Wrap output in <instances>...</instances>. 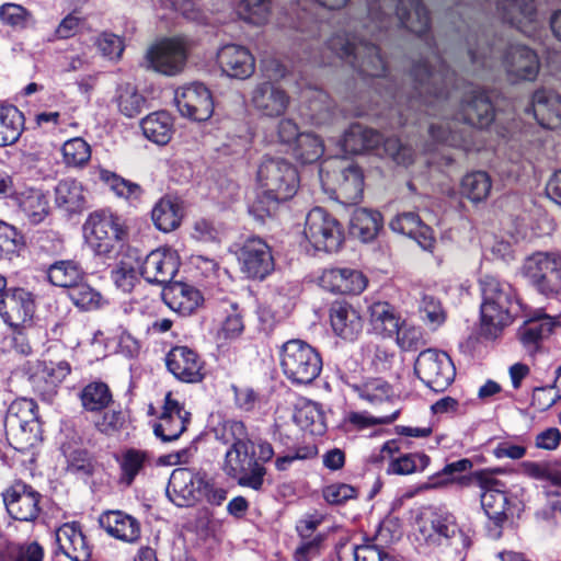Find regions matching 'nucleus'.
Returning a JSON list of instances; mask_svg holds the SVG:
<instances>
[{"mask_svg":"<svg viewBox=\"0 0 561 561\" xmlns=\"http://www.w3.org/2000/svg\"><path fill=\"white\" fill-rule=\"evenodd\" d=\"M350 0H298L300 12L297 27L301 32H316L319 30L316 10L323 8L339 10ZM368 23L367 31L375 34L377 31L390 27H405L410 32L422 36L430 26V16L426 8L420 0H367Z\"/></svg>","mask_w":561,"mask_h":561,"instance_id":"obj_1","label":"nucleus"},{"mask_svg":"<svg viewBox=\"0 0 561 561\" xmlns=\"http://www.w3.org/2000/svg\"><path fill=\"white\" fill-rule=\"evenodd\" d=\"M413 92L403 100L400 91L388 92L397 101L398 125L402 126L412 121L411 112L420 111L432 115V107L450 98L446 91L448 83H456L455 73L451 72L438 55H434L431 61L417 62L411 73Z\"/></svg>","mask_w":561,"mask_h":561,"instance_id":"obj_2","label":"nucleus"},{"mask_svg":"<svg viewBox=\"0 0 561 561\" xmlns=\"http://www.w3.org/2000/svg\"><path fill=\"white\" fill-rule=\"evenodd\" d=\"M460 118L462 126L457 127L455 121H444L430 125L431 137L450 147L460 148L465 151L479 150L476 144L479 128L488 127L494 119V108L490 98L479 88L469 85L461 98Z\"/></svg>","mask_w":561,"mask_h":561,"instance_id":"obj_3","label":"nucleus"},{"mask_svg":"<svg viewBox=\"0 0 561 561\" xmlns=\"http://www.w3.org/2000/svg\"><path fill=\"white\" fill-rule=\"evenodd\" d=\"M217 438L228 447L221 466L222 471L239 485L260 491L266 469L255 458L254 444L245 425L240 421H226L217 431Z\"/></svg>","mask_w":561,"mask_h":561,"instance_id":"obj_4","label":"nucleus"},{"mask_svg":"<svg viewBox=\"0 0 561 561\" xmlns=\"http://www.w3.org/2000/svg\"><path fill=\"white\" fill-rule=\"evenodd\" d=\"M256 181L260 193L254 211L270 216L282 202L291 198L298 188L299 180L295 167L282 158H264L259 165Z\"/></svg>","mask_w":561,"mask_h":561,"instance_id":"obj_5","label":"nucleus"},{"mask_svg":"<svg viewBox=\"0 0 561 561\" xmlns=\"http://www.w3.org/2000/svg\"><path fill=\"white\" fill-rule=\"evenodd\" d=\"M479 284L482 295L481 330L486 337L495 339L511 324L518 302L513 287L493 275L481 276Z\"/></svg>","mask_w":561,"mask_h":561,"instance_id":"obj_6","label":"nucleus"},{"mask_svg":"<svg viewBox=\"0 0 561 561\" xmlns=\"http://www.w3.org/2000/svg\"><path fill=\"white\" fill-rule=\"evenodd\" d=\"M167 495L176 506L185 507L201 500L220 505L226 500L227 492L216 486L205 471L183 467L172 471Z\"/></svg>","mask_w":561,"mask_h":561,"instance_id":"obj_7","label":"nucleus"},{"mask_svg":"<svg viewBox=\"0 0 561 561\" xmlns=\"http://www.w3.org/2000/svg\"><path fill=\"white\" fill-rule=\"evenodd\" d=\"M381 142L385 152L398 164L410 165L413 162L415 153L411 147L401 144L398 138L383 140L377 130L360 124L350 126L343 135L341 146L345 153L358 154L377 148Z\"/></svg>","mask_w":561,"mask_h":561,"instance_id":"obj_8","label":"nucleus"},{"mask_svg":"<svg viewBox=\"0 0 561 561\" xmlns=\"http://www.w3.org/2000/svg\"><path fill=\"white\" fill-rule=\"evenodd\" d=\"M327 49L365 76L379 78L386 73V62L374 43H357L355 37L337 34L328 41Z\"/></svg>","mask_w":561,"mask_h":561,"instance_id":"obj_9","label":"nucleus"},{"mask_svg":"<svg viewBox=\"0 0 561 561\" xmlns=\"http://www.w3.org/2000/svg\"><path fill=\"white\" fill-rule=\"evenodd\" d=\"M319 352L302 340H289L280 348V367L294 385H310L322 370Z\"/></svg>","mask_w":561,"mask_h":561,"instance_id":"obj_10","label":"nucleus"},{"mask_svg":"<svg viewBox=\"0 0 561 561\" xmlns=\"http://www.w3.org/2000/svg\"><path fill=\"white\" fill-rule=\"evenodd\" d=\"M470 480L472 484L481 490V505L489 518L486 524L488 535L492 539H497L501 537L503 524L507 519L508 500L501 489L503 484L491 473L483 470L474 471Z\"/></svg>","mask_w":561,"mask_h":561,"instance_id":"obj_11","label":"nucleus"},{"mask_svg":"<svg viewBox=\"0 0 561 561\" xmlns=\"http://www.w3.org/2000/svg\"><path fill=\"white\" fill-rule=\"evenodd\" d=\"M419 531L425 541L438 545L445 541L458 553L468 550L471 546L469 534L459 527L454 514L445 510H436L421 517Z\"/></svg>","mask_w":561,"mask_h":561,"instance_id":"obj_12","label":"nucleus"},{"mask_svg":"<svg viewBox=\"0 0 561 561\" xmlns=\"http://www.w3.org/2000/svg\"><path fill=\"white\" fill-rule=\"evenodd\" d=\"M522 274L542 295L561 296V255L537 252L525 259Z\"/></svg>","mask_w":561,"mask_h":561,"instance_id":"obj_13","label":"nucleus"},{"mask_svg":"<svg viewBox=\"0 0 561 561\" xmlns=\"http://www.w3.org/2000/svg\"><path fill=\"white\" fill-rule=\"evenodd\" d=\"M83 236L88 247L99 255L110 254L116 243L126 236V229L119 219L108 211H94L83 224Z\"/></svg>","mask_w":561,"mask_h":561,"instance_id":"obj_14","label":"nucleus"},{"mask_svg":"<svg viewBox=\"0 0 561 561\" xmlns=\"http://www.w3.org/2000/svg\"><path fill=\"white\" fill-rule=\"evenodd\" d=\"M191 45L185 36L163 38L147 50V67L165 76H175L184 69Z\"/></svg>","mask_w":561,"mask_h":561,"instance_id":"obj_15","label":"nucleus"},{"mask_svg":"<svg viewBox=\"0 0 561 561\" xmlns=\"http://www.w3.org/2000/svg\"><path fill=\"white\" fill-rule=\"evenodd\" d=\"M304 233L316 250L325 252L337 251L344 239L341 224L321 207L308 213Z\"/></svg>","mask_w":561,"mask_h":561,"instance_id":"obj_16","label":"nucleus"},{"mask_svg":"<svg viewBox=\"0 0 561 561\" xmlns=\"http://www.w3.org/2000/svg\"><path fill=\"white\" fill-rule=\"evenodd\" d=\"M417 377L435 392L447 389L455 379L456 369L449 355L443 351H422L414 365Z\"/></svg>","mask_w":561,"mask_h":561,"instance_id":"obj_17","label":"nucleus"},{"mask_svg":"<svg viewBox=\"0 0 561 561\" xmlns=\"http://www.w3.org/2000/svg\"><path fill=\"white\" fill-rule=\"evenodd\" d=\"M179 113L195 122H205L214 113V100L209 89L201 82L179 87L174 92Z\"/></svg>","mask_w":561,"mask_h":561,"instance_id":"obj_18","label":"nucleus"},{"mask_svg":"<svg viewBox=\"0 0 561 561\" xmlns=\"http://www.w3.org/2000/svg\"><path fill=\"white\" fill-rule=\"evenodd\" d=\"M343 163L344 161L339 159L325 161L319 170L320 181L323 187L329 186L331 180L329 168L332 164H339V172H333L337 181V186L334 190L344 203L354 204L359 202L363 196L364 176L360 169L354 163L350 162L346 165Z\"/></svg>","mask_w":561,"mask_h":561,"instance_id":"obj_19","label":"nucleus"},{"mask_svg":"<svg viewBox=\"0 0 561 561\" xmlns=\"http://www.w3.org/2000/svg\"><path fill=\"white\" fill-rule=\"evenodd\" d=\"M241 272L252 279H264L274 270L270 245L259 237L248 238L237 251Z\"/></svg>","mask_w":561,"mask_h":561,"instance_id":"obj_20","label":"nucleus"},{"mask_svg":"<svg viewBox=\"0 0 561 561\" xmlns=\"http://www.w3.org/2000/svg\"><path fill=\"white\" fill-rule=\"evenodd\" d=\"M9 515L20 522H33L41 512L42 495L32 485L15 481L2 493Z\"/></svg>","mask_w":561,"mask_h":561,"instance_id":"obj_21","label":"nucleus"},{"mask_svg":"<svg viewBox=\"0 0 561 561\" xmlns=\"http://www.w3.org/2000/svg\"><path fill=\"white\" fill-rule=\"evenodd\" d=\"M34 311L33 296L24 288H8L0 296V317L12 329L25 328Z\"/></svg>","mask_w":561,"mask_h":561,"instance_id":"obj_22","label":"nucleus"},{"mask_svg":"<svg viewBox=\"0 0 561 561\" xmlns=\"http://www.w3.org/2000/svg\"><path fill=\"white\" fill-rule=\"evenodd\" d=\"M179 267L178 252L170 248H160L151 251L139 263V273L150 284L167 285L174 278Z\"/></svg>","mask_w":561,"mask_h":561,"instance_id":"obj_23","label":"nucleus"},{"mask_svg":"<svg viewBox=\"0 0 561 561\" xmlns=\"http://www.w3.org/2000/svg\"><path fill=\"white\" fill-rule=\"evenodd\" d=\"M191 422V412L168 392L164 397L162 412L158 423L154 425V434L163 442L178 439Z\"/></svg>","mask_w":561,"mask_h":561,"instance_id":"obj_24","label":"nucleus"},{"mask_svg":"<svg viewBox=\"0 0 561 561\" xmlns=\"http://www.w3.org/2000/svg\"><path fill=\"white\" fill-rule=\"evenodd\" d=\"M221 72L232 79L245 80L255 71V58L250 49L239 44L222 45L217 51Z\"/></svg>","mask_w":561,"mask_h":561,"instance_id":"obj_25","label":"nucleus"},{"mask_svg":"<svg viewBox=\"0 0 561 561\" xmlns=\"http://www.w3.org/2000/svg\"><path fill=\"white\" fill-rule=\"evenodd\" d=\"M503 65L507 77L513 82L535 80L540 68L537 54L520 44L510 45L504 55Z\"/></svg>","mask_w":561,"mask_h":561,"instance_id":"obj_26","label":"nucleus"},{"mask_svg":"<svg viewBox=\"0 0 561 561\" xmlns=\"http://www.w3.org/2000/svg\"><path fill=\"white\" fill-rule=\"evenodd\" d=\"M348 387L362 401L382 413L399 409L392 387L381 378H369L360 382L348 383Z\"/></svg>","mask_w":561,"mask_h":561,"instance_id":"obj_27","label":"nucleus"},{"mask_svg":"<svg viewBox=\"0 0 561 561\" xmlns=\"http://www.w3.org/2000/svg\"><path fill=\"white\" fill-rule=\"evenodd\" d=\"M496 10L503 21L533 36L539 25L534 0H496Z\"/></svg>","mask_w":561,"mask_h":561,"instance_id":"obj_28","label":"nucleus"},{"mask_svg":"<svg viewBox=\"0 0 561 561\" xmlns=\"http://www.w3.org/2000/svg\"><path fill=\"white\" fill-rule=\"evenodd\" d=\"M168 370L182 382H199L204 378L203 362L186 346L173 347L165 357Z\"/></svg>","mask_w":561,"mask_h":561,"instance_id":"obj_29","label":"nucleus"},{"mask_svg":"<svg viewBox=\"0 0 561 561\" xmlns=\"http://www.w3.org/2000/svg\"><path fill=\"white\" fill-rule=\"evenodd\" d=\"M559 322L541 311L528 318L518 329V339L529 354L536 353L541 343L550 337Z\"/></svg>","mask_w":561,"mask_h":561,"instance_id":"obj_30","label":"nucleus"},{"mask_svg":"<svg viewBox=\"0 0 561 561\" xmlns=\"http://www.w3.org/2000/svg\"><path fill=\"white\" fill-rule=\"evenodd\" d=\"M320 285L333 294L358 295L366 288L367 278L356 270L329 268L320 276Z\"/></svg>","mask_w":561,"mask_h":561,"instance_id":"obj_31","label":"nucleus"},{"mask_svg":"<svg viewBox=\"0 0 561 561\" xmlns=\"http://www.w3.org/2000/svg\"><path fill=\"white\" fill-rule=\"evenodd\" d=\"M251 103L261 114L268 117L280 116L289 105V96L272 82L257 84L251 93Z\"/></svg>","mask_w":561,"mask_h":561,"instance_id":"obj_32","label":"nucleus"},{"mask_svg":"<svg viewBox=\"0 0 561 561\" xmlns=\"http://www.w3.org/2000/svg\"><path fill=\"white\" fill-rule=\"evenodd\" d=\"M330 324L333 332L346 341L356 340L363 330V320L359 312L345 301L332 304Z\"/></svg>","mask_w":561,"mask_h":561,"instance_id":"obj_33","label":"nucleus"},{"mask_svg":"<svg viewBox=\"0 0 561 561\" xmlns=\"http://www.w3.org/2000/svg\"><path fill=\"white\" fill-rule=\"evenodd\" d=\"M526 111L531 113L538 124L545 128L561 127V98L552 91H536L533 95L531 106Z\"/></svg>","mask_w":561,"mask_h":561,"instance_id":"obj_34","label":"nucleus"},{"mask_svg":"<svg viewBox=\"0 0 561 561\" xmlns=\"http://www.w3.org/2000/svg\"><path fill=\"white\" fill-rule=\"evenodd\" d=\"M58 550L71 561H89L91 548L76 523H66L56 530Z\"/></svg>","mask_w":561,"mask_h":561,"instance_id":"obj_35","label":"nucleus"},{"mask_svg":"<svg viewBox=\"0 0 561 561\" xmlns=\"http://www.w3.org/2000/svg\"><path fill=\"white\" fill-rule=\"evenodd\" d=\"M100 524L110 536L124 542L134 543L140 537L139 522L122 511H110L102 514Z\"/></svg>","mask_w":561,"mask_h":561,"instance_id":"obj_36","label":"nucleus"},{"mask_svg":"<svg viewBox=\"0 0 561 561\" xmlns=\"http://www.w3.org/2000/svg\"><path fill=\"white\" fill-rule=\"evenodd\" d=\"M163 299L170 309L182 316L193 313L203 301L199 290L185 283L172 284L164 291Z\"/></svg>","mask_w":561,"mask_h":561,"instance_id":"obj_37","label":"nucleus"},{"mask_svg":"<svg viewBox=\"0 0 561 561\" xmlns=\"http://www.w3.org/2000/svg\"><path fill=\"white\" fill-rule=\"evenodd\" d=\"M69 374L70 365L67 362H43L36 366L31 376V381L37 392L51 394Z\"/></svg>","mask_w":561,"mask_h":561,"instance_id":"obj_38","label":"nucleus"},{"mask_svg":"<svg viewBox=\"0 0 561 561\" xmlns=\"http://www.w3.org/2000/svg\"><path fill=\"white\" fill-rule=\"evenodd\" d=\"M140 128L149 141L164 146L171 140L174 133L173 117L167 111H156L140 121Z\"/></svg>","mask_w":561,"mask_h":561,"instance_id":"obj_39","label":"nucleus"},{"mask_svg":"<svg viewBox=\"0 0 561 561\" xmlns=\"http://www.w3.org/2000/svg\"><path fill=\"white\" fill-rule=\"evenodd\" d=\"M15 204L32 225H38L49 214V201L39 190L26 188L15 195Z\"/></svg>","mask_w":561,"mask_h":561,"instance_id":"obj_40","label":"nucleus"},{"mask_svg":"<svg viewBox=\"0 0 561 561\" xmlns=\"http://www.w3.org/2000/svg\"><path fill=\"white\" fill-rule=\"evenodd\" d=\"M55 203L70 214L82 211L87 205L82 184L73 179L61 180L55 187Z\"/></svg>","mask_w":561,"mask_h":561,"instance_id":"obj_41","label":"nucleus"},{"mask_svg":"<svg viewBox=\"0 0 561 561\" xmlns=\"http://www.w3.org/2000/svg\"><path fill=\"white\" fill-rule=\"evenodd\" d=\"M24 115L15 105H0V147L18 142L24 131Z\"/></svg>","mask_w":561,"mask_h":561,"instance_id":"obj_42","label":"nucleus"},{"mask_svg":"<svg viewBox=\"0 0 561 561\" xmlns=\"http://www.w3.org/2000/svg\"><path fill=\"white\" fill-rule=\"evenodd\" d=\"M369 322L373 330L382 335L392 336L399 331L401 318L396 308L386 301L369 306Z\"/></svg>","mask_w":561,"mask_h":561,"instance_id":"obj_43","label":"nucleus"},{"mask_svg":"<svg viewBox=\"0 0 561 561\" xmlns=\"http://www.w3.org/2000/svg\"><path fill=\"white\" fill-rule=\"evenodd\" d=\"M381 227L382 217L379 211L356 208L352 214L350 221L351 232L364 242L371 241Z\"/></svg>","mask_w":561,"mask_h":561,"instance_id":"obj_44","label":"nucleus"},{"mask_svg":"<svg viewBox=\"0 0 561 561\" xmlns=\"http://www.w3.org/2000/svg\"><path fill=\"white\" fill-rule=\"evenodd\" d=\"M48 280L58 287L71 288L84 278V271L76 260H59L49 265Z\"/></svg>","mask_w":561,"mask_h":561,"instance_id":"obj_45","label":"nucleus"},{"mask_svg":"<svg viewBox=\"0 0 561 561\" xmlns=\"http://www.w3.org/2000/svg\"><path fill=\"white\" fill-rule=\"evenodd\" d=\"M81 407L87 412H101L113 403V394L107 383L95 380L85 385L79 392Z\"/></svg>","mask_w":561,"mask_h":561,"instance_id":"obj_46","label":"nucleus"},{"mask_svg":"<svg viewBox=\"0 0 561 561\" xmlns=\"http://www.w3.org/2000/svg\"><path fill=\"white\" fill-rule=\"evenodd\" d=\"M294 420L305 432L311 435H323L327 426L320 405L313 401L302 402L295 411Z\"/></svg>","mask_w":561,"mask_h":561,"instance_id":"obj_47","label":"nucleus"},{"mask_svg":"<svg viewBox=\"0 0 561 561\" xmlns=\"http://www.w3.org/2000/svg\"><path fill=\"white\" fill-rule=\"evenodd\" d=\"M151 218L159 230L170 232L180 226L181 207L171 198H161L152 208Z\"/></svg>","mask_w":561,"mask_h":561,"instance_id":"obj_48","label":"nucleus"},{"mask_svg":"<svg viewBox=\"0 0 561 561\" xmlns=\"http://www.w3.org/2000/svg\"><path fill=\"white\" fill-rule=\"evenodd\" d=\"M491 188L492 180L484 171L470 172L461 181V194L472 203L485 201Z\"/></svg>","mask_w":561,"mask_h":561,"instance_id":"obj_49","label":"nucleus"},{"mask_svg":"<svg viewBox=\"0 0 561 561\" xmlns=\"http://www.w3.org/2000/svg\"><path fill=\"white\" fill-rule=\"evenodd\" d=\"M116 461L121 469V483L130 485L137 474L144 469L148 461V456L145 451L138 449H127L116 457Z\"/></svg>","mask_w":561,"mask_h":561,"instance_id":"obj_50","label":"nucleus"},{"mask_svg":"<svg viewBox=\"0 0 561 561\" xmlns=\"http://www.w3.org/2000/svg\"><path fill=\"white\" fill-rule=\"evenodd\" d=\"M237 15L247 23L264 24L271 13V0H236Z\"/></svg>","mask_w":561,"mask_h":561,"instance_id":"obj_51","label":"nucleus"},{"mask_svg":"<svg viewBox=\"0 0 561 561\" xmlns=\"http://www.w3.org/2000/svg\"><path fill=\"white\" fill-rule=\"evenodd\" d=\"M323 151L322 140L311 133H301L293 148L295 158L301 163L316 162L323 154Z\"/></svg>","mask_w":561,"mask_h":561,"instance_id":"obj_52","label":"nucleus"},{"mask_svg":"<svg viewBox=\"0 0 561 561\" xmlns=\"http://www.w3.org/2000/svg\"><path fill=\"white\" fill-rule=\"evenodd\" d=\"M419 312L422 321L433 330L444 324L447 317L440 300L428 293L422 295Z\"/></svg>","mask_w":561,"mask_h":561,"instance_id":"obj_53","label":"nucleus"},{"mask_svg":"<svg viewBox=\"0 0 561 561\" xmlns=\"http://www.w3.org/2000/svg\"><path fill=\"white\" fill-rule=\"evenodd\" d=\"M430 463V457L423 453L403 454L393 458L388 466V473L411 474L423 471Z\"/></svg>","mask_w":561,"mask_h":561,"instance_id":"obj_54","label":"nucleus"},{"mask_svg":"<svg viewBox=\"0 0 561 561\" xmlns=\"http://www.w3.org/2000/svg\"><path fill=\"white\" fill-rule=\"evenodd\" d=\"M64 162L69 167H82L91 158L90 145L81 137L67 140L61 148Z\"/></svg>","mask_w":561,"mask_h":561,"instance_id":"obj_55","label":"nucleus"},{"mask_svg":"<svg viewBox=\"0 0 561 561\" xmlns=\"http://www.w3.org/2000/svg\"><path fill=\"white\" fill-rule=\"evenodd\" d=\"M146 103L145 98L131 84H124L118 90V108L127 117L138 115Z\"/></svg>","mask_w":561,"mask_h":561,"instance_id":"obj_56","label":"nucleus"},{"mask_svg":"<svg viewBox=\"0 0 561 561\" xmlns=\"http://www.w3.org/2000/svg\"><path fill=\"white\" fill-rule=\"evenodd\" d=\"M139 265L136 267L129 260H122L111 272L115 286L124 293H130L138 282Z\"/></svg>","mask_w":561,"mask_h":561,"instance_id":"obj_57","label":"nucleus"},{"mask_svg":"<svg viewBox=\"0 0 561 561\" xmlns=\"http://www.w3.org/2000/svg\"><path fill=\"white\" fill-rule=\"evenodd\" d=\"M222 225L210 219L199 218L193 224L192 237L206 243H220L225 238Z\"/></svg>","mask_w":561,"mask_h":561,"instance_id":"obj_58","label":"nucleus"},{"mask_svg":"<svg viewBox=\"0 0 561 561\" xmlns=\"http://www.w3.org/2000/svg\"><path fill=\"white\" fill-rule=\"evenodd\" d=\"M69 298L77 307L84 310H91L99 307L101 295L99 291L81 280L70 288Z\"/></svg>","mask_w":561,"mask_h":561,"instance_id":"obj_59","label":"nucleus"},{"mask_svg":"<svg viewBox=\"0 0 561 561\" xmlns=\"http://www.w3.org/2000/svg\"><path fill=\"white\" fill-rule=\"evenodd\" d=\"M400 409L392 410L389 413L380 412L371 415L367 412H352L348 415V422L359 430L368 428L375 425L390 424L398 419Z\"/></svg>","mask_w":561,"mask_h":561,"instance_id":"obj_60","label":"nucleus"},{"mask_svg":"<svg viewBox=\"0 0 561 561\" xmlns=\"http://www.w3.org/2000/svg\"><path fill=\"white\" fill-rule=\"evenodd\" d=\"M101 178L119 197L130 198L138 197L140 195L141 190L138 184L127 181L114 173L103 171L101 173Z\"/></svg>","mask_w":561,"mask_h":561,"instance_id":"obj_61","label":"nucleus"},{"mask_svg":"<svg viewBox=\"0 0 561 561\" xmlns=\"http://www.w3.org/2000/svg\"><path fill=\"white\" fill-rule=\"evenodd\" d=\"M22 244V237L18 230L0 220V257H10L16 253Z\"/></svg>","mask_w":561,"mask_h":561,"instance_id":"obj_62","label":"nucleus"},{"mask_svg":"<svg viewBox=\"0 0 561 561\" xmlns=\"http://www.w3.org/2000/svg\"><path fill=\"white\" fill-rule=\"evenodd\" d=\"M31 19L30 12L20 4L4 3L0 7V20L13 27H26Z\"/></svg>","mask_w":561,"mask_h":561,"instance_id":"obj_63","label":"nucleus"},{"mask_svg":"<svg viewBox=\"0 0 561 561\" xmlns=\"http://www.w3.org/2000/svg\"><path fill=\"white\" fill-rule=\"evenodd\" d=\"M125 422L126 419L122 410H107L95 422V427L99 432L112 436L121 432Z\"/></svg>","mask_w":561,"mask_h":561,"instance_id":"obj_64","label":"nucleus"}]
</instances>
